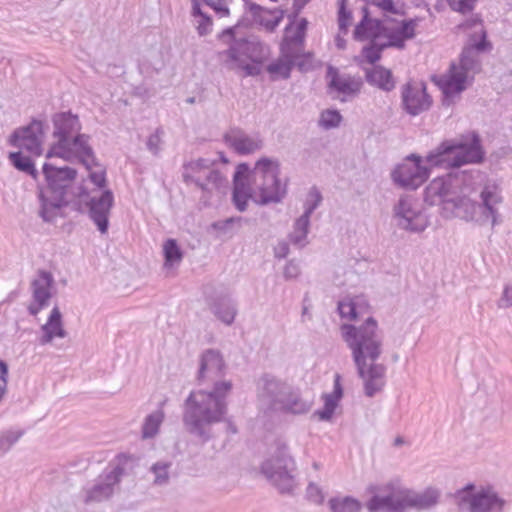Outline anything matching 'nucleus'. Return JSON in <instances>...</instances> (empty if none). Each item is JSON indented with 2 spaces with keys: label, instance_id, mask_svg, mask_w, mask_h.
<instances>
[{
  "label": "nucleus",
  "instance_id": "nucleus-24",
  "mask_svg": "<svg viewBox=\"0 0 512 512\" xmlns=\"http://www.w3.org/2000/svg\"><path fill=\"white\" fill-rule=\"evenodd\" d=\"M468 71L452 63L449 74L442 80L443 105H449L450 99L466 89Z\"/></svg>",
  "mask_w": 512,
  "mask_h": 512
},
{
  "label": "nucleus",
  "instance_id": "nucleus-2",
  "mask_svg": "<svg viewBox=\"0 0 512 512\" xmlns=\"http://www.w3.org/2000/svg\"><path fill=\"white\" fill-rule=\"evenodd\" d=\"M341 336L357 369L358 376L363 380L364 393L374 397L385 386L386 366L377 363L383 352L384 335L377 321L368 317L360 325L342 324Z\"/></svg>",
  "mask_w": 512,
  "mask_h": 512
},
{
  "label": "nucleus",
  "instance_id": "nucleus-7",
  "mask_svg": "<svg viewBox=\"0 0 512 512\" xmlns=\"http://www.w3.org/2000/svg\"><path fill=\"white\" fill-rule=\"evenodd\" d=\"M214 161L199 158L183 164L182 178L187 184H194L205 195L210 196L214 191L227 187V179L222 173L213 168Z\"/></svg>",
  "mask_w": 512,
  "mask_h": 512
},
{
  "label": "nucleus",
  "instance_id": "nucleus-54",
  "mask_svg": "<svg viewBox=\"0 0 512 512\" xmlns=\"http://www.w3.org/2000/svg\"><path fill=\"white\" fill-rule=\"evenodd\" d=\"M246 59L240 58V61L232 62L230 66H226L229 69H233L234 67L240 68L245 72L246 76H258L262 72L261 65L262 64H249L245 62Z\"/></svg>",
  "mask_w": 512,
  "mask_h": 512
},
{
  "label": "nucleus",
  "instance_id": "nucleus-45",
  "mask_svg": "<svg viewBox=\"0 0 512 512\" xmlns=\"http://www.w3.org/2000/svg\"><path fill=\"white\" fill-rule=\"evenodd\" d=\"M360 302L359 297L349 298L346 297L338 302V311L342 318H348L350 320H356L360 314Z\"/></svg>",
  "mask_w": 512,
  "mask_h": 512
},
{
  "label": "nucleus",
  "instance_id": "nucleus-13",
  "mask_svg": "<svg viewBox=\"0 0 512 512\" xmlns=\"http://www.w3.org/2000/svg\"><path fill=\"white\" fill-rule=\"evenodd\" d=\"M43 138V123L33 120L27 126L16 129L9 137V144L13 147L25 149L35 156H40L43 153Z\"/></svg>",
  "mask_w": 512,
  "mask_h": 512
},
{
  "label": "nucleus",
  "instance_id": "nucleus-27",
  "mask_svg": "<svg viewBox=\"0 0 512 512\" xmlns=\"http://www.w3.org/2000/svg\"><path fill=\"white\" fill-rule=\"evenodd\" d=\"M41 332L40 345H47L55 338H65L67 336V331L63 326L62 313L58 306L51 310L47 322L41 326Z\"/></svg>",
  "mask_w": 512,
  "mask_h": 512
},
{
  "label": "nucleus",
  "instance_id": "nucleus-35",
  "mask_svg": "<svg viewBox=\"0 0 512 512\" xmlns=\"http://www.w3.org/2000/svg\"><path fill=\"white\" fill-rule=\"evenodd\" d=\"M311 406L312 403L303 399L299 389L294 387L278 410H281L285 413L300 415L307 413Z\"/></svg>",
  "mask_w": 512,
  "mask_h": 512
},
{
  "label": "nucleus",
  "instance_id": "nucleus-11",
  "mask_svg": "<svg viewBox=\"0 0 512 512\" xmlns=\"http://www.w3.org/2000/svg\"><path fill=\"white\" fill-rule=\"evenodd\" d=\"M124 473V468L119 464L111 470L106 469L98 476L91 487L84 489V503L92 504L109 500L115 492V487L121 482Z\"/></svg>",
  "mask_w": 512,
  "mask_h": 512
},
{
  "label": "nucleus",
  "instance_id": "nucleus-5",
  "mask_svg": "<svg viewBox=\"0 0 512 512\" xmlns=\"http://www.w3.org/2000/svg\"><path fill=\"white\" fill-rule=\"evenodd\" d=\"M280 162L268 157L260 158L252 170V186L261 205L279 203L287 194V182L281 184Z\"/></svg>",
  "mask_w": 512,
  "mask_h": 512
},
{
  "label": "nucleus",
  "instance_id": "nucleus-57",
  "mask_svg": "<svg viewBox=\"0 0 512 512\" xmlns=\"http://www.w3.org/2000/svg\"><path fill=\"white\" fill-rule=\"evenodd\" d=\"M252 178V171L247 163H240L235 170L233 176V185L238 184H249L247 182L248 178Z\"/></svg>",
  "mask_w": 512,
  "mask_h": 512
},
{
  "label": "nucleus",
  "instance_id": "nucleus-31",
  "mask_svg": "<svg viewBox=\"0 0 512 512\" xmlns=\"http://www.w3.org/2000/svg\"><path fill=\"white\" fill-rule=\"evenodd\" d=\"M365 78L368 84L383 91L390 92L395 88L392 72L383 66L376 65L372 69H367Z\"/></svg>",
  "mask_w": 512,
  "mask_h": 512
},
{
  "label": "nucleus",
  "instance_id": "nucleus-43",
  "mask_svg": "<svg viewBox=\"0 0 512 512\" xmlns=\"http://www.w3.org/2000/svg\"><path fill=\"white\" fill-rule=\"evenodd\" d=\"M329 507L332 512H360L361 504L360 502L352 498L350 496H346L343 498H331L329 500Z\"/></svg>",
  "mask_w": 512,
  "mask_h": 512
},
{
  "label": "nucleus",
  "instance_id": "nucleus-3",
  "mask_svg": "<svg viewBox=\"0 0 512 512\" xmlns=\"http://www.w3.org/2000/svg\"><path fill=\"white\" fill-rule=\"evenodd\" d=\"M44 184H38V215L44 222L53 223L76 198L88 197L83 186H74L77 170L69 166L59 167L51 162L42 166Z\"/></svg>",
  "mask_w": 512,
  "mask_h": 512
},
{
  "label": "nucleus",
  "instance_id": "nucleus-22",
  "mask_svg": "<svg viewBox=\"0 0 512 512\" xmlns=\"http://www.w3.org/2000/svg\"><path fill=\"white\" fill-rule=\"evenodd\" d=\"M244 6L252 21L267 32H274L284 18V11L280 8L267 9L251 1H246Z\"/></svg>",
  "mask_w": 512,
  "mask_h": 512
},
{
  "label": "nucleus",
  "instance_id": "nucleus-18",
  "mask_svg": "<svg viewBox=\"0 0 512 512\" xmlns=\"http://www.w3.org/2000/svg\"><path fill=\"white\" fill-rule=\"evenodd\" d=\"M53 284L54 278L52 274L45 270H39L37 277L31 282L33 302L27 308L30 315L36 316L49 305Z\"/></svg>",
  "mask_w": 512,
  "mask_h": 512
},
{
  "label": "nucleus",
  "instance_id": "nucleus-28",
  "mask_svg": "<svg viewBox=\"0 0 512 512\" xmlns=\"http://www.w3.org/2000/svg\"><path fill=\"white\" fill-rule=\"evenodd\" d=\"M451 185L445 177H437L425 188L424 200L429 205L450 204Z\"/></svg>",
  "mask_w": 512,
  "mask_h": 512
},
{
  "label": "nucleus",
  "instance_id": "nucleus-1",
  "mask_svg": "<svg viewBox=\"0 0 512 512\" xmlns=\"http://www.w3.org/2000/svg\"><path fill=\"white\" fill-rule=\"evenodd\" d=\"M226 363L217 349H206L199 356L196 379L199 384L213 382L211 390L191 391L183 405L182 421L186 431L208 442L212 438L211 426L226 420L227 397L233 384L219 380L224 376Z\"/></svg>",
  "mask_w": 512,
  "mask_h": 512
},
{
  "label": "nucleus",
  "instance_id": "nucleus-17",
  "mask_svg": "<svg viewBox=\"0 0 512 512\" xmlns=\"http://www.w3.org/2000/svg\"><path fill=\"white\" fill-rule=\"evenodd\" d=\"M327 77L330 79L328 82V93L333 99L345 102L348 97H354L360 92L361 81L351 76L340 75L338 70L332 66H329L327 69Z\"/></svg>",
  "mask_w": 512,
  "mask_h": 512
},
{
  "label": "nucleus",
  "instance_id": "nucleus-52",
  "mask_svg": "<svg viewBox=\"0 0 512 512\" xmlns=\"http://www.w3.org/2000/svg\"><path fill=\"white\" fill-rule=\"evenodd\" d=\"M385 47H387L386 44L378 45L373 41L369 45L363 47L362 56L368 63L375 64L381 58V52Z\"/></svg>",
  "mask_w": 512,
  "mask_h": 512
},
{
  "label": "nucleus",
  "instance_id": "nucleus-14",
  "mask_svg": "<svg viewBox=\"0 0 512 512\" xmlns=\"http://www.w3.org/2000/svg\"><path fill=\"white\" fill-rule=\"evenodd\" d=\"M402 106L404 110L412 116H417L427 111L432 99L426 91V85L423 82H408L402 87L401 91Z\"/></svg>",
  "mask_w": 512,
  "mask_h": 512
},
{
  "label": "nucleus",
  "instance_id": "nucleus-12",
  "mask_svg": "<svg viewBox=\"0 0 512 512\" xmlns=\"http://www.w3.org/2000/svg\"><path fill=\"white\" fill-rule=\"evenodd\" d=\"M503 202L500 188L495 184H486L480 192L478 209L480 213L479 225L491 224V227L502 222L499 207Z\"/></svg>",
  "mask_w": 512,
  "mask_h": 512
},
{
  "label": "nucleus",
  "instance_id": "nucleus-30",
  "mask_svg": "<svg viewBox=\"0 0 512 512\" xmlns=\"http://www.w3.org/2000/svg\"><path fill=\"white\" fill-rule=\"evenodd\" d=\"M215 317L226 325H231L237 315L235 302L229 296H219L210 305Z\"/></svg>",
  "mask_w": 512,
  "mask_h": 512
},
{
  "label": "nucleus",
  "instance_id": "nucleus-6",
  "mask_svg": "<svg viewBox=\"0 0 512 512\" xmlns=\"http://www.w3.org/2000/svg\"><path fill=\"white\" fill-rule=\"evenodd\" d=\"M261 471L280 493H291L296 486V463L284 442H277L273 454L262 463Z\"/></svg>",
  "mask_w": 512,
  "mask_h": 512
},
{
  "label": "nucleus",
  "instance_id": "nucleus-46",
  "mask_svg": "<svg viewBox=\"0 0 512 512\" xmlns=\"http://www.w3.org/2000/svg\"><path fill=\"white\" fill-rule=\"evenodd\" d=\"M364 15L362 20L356 25L354 37L358 40H364L373 35L372 29L379 25V21H373L369 18L367 8L363 9Z\"/></svg>",
  "mask_w": 512,
  "mask_h": 512
},
{
  "label": "nucleus",
  "instance_id": "nucleus-50",
  "mask_svg": "<svg viewBox=\"0 0 512 512\" xmlns=\"http://www.w3.org/2000/svg\"><path fill=\"white\" fill-rule=\"evenodd\" d=\"M170 463L157 462L152 465L151 472L154 474L153 483L157 486L166 485L169 481V470Z\"/></svg>",
  "mask_w": 512,
  "mask_h": 512
},
{
  "label": "nucleus",
  "instance_id": "nucleus-9",
  "mask_svg": "<svg viewBox=\"0 0 512 512\" xmlns=\"http://www.w3.org/2000/svg\"><path fill=\"white\" fill-rule=\"evenodd\" d=\"M393 212L396 224L400 229L420 233L429 225L427 215L410 196L400 197L394 206Z\"/></svg>",
  "mask_w": 512,
  "mask_h": 512
},
{
  "label": "nucleus",
  "instance_id": "nucleus-64",
  "mask_svg": "<svg viewBox=\"0 0 512 512\" xmlns=\"http://www.w3.org/2000/svg\"><path fill=\"white\" fill-rule=\"evenodd\" d=\"M498 308L512 307V286L504 288L501 298L498 301Z\"/></svg>",
  "mask_w": 512,
  "mask_h": 512
},
{
  "label": "nucleus",
  "instance_id": "nucleus-32",
  "mask_svg": "<svg viewBox=\"0 0 512 512\" xmlns=\"http://www.w3.org/2000/svg\"><path fill=\"white\" fill-rule=\"evenodd\" d=\"M450 204L453 206L455 216L466 221H473L479 224L478 218L480 217V213L478 209V202L463 196L453 198Z\"/></svg>",
  "mask_w": 512,
  "mask_h": 512
},
{
  "label": "nucleus",
  "instance_id": "nucleus-29",
  "mask_svg": "<svg viewBox=\"0 0 512 512\" xmlns=\"http://www.w3.org/2000/svg\"><path fill=\"white\" fill-rule=\"evenodd\" d=\"M343 397V387L341 384V376L336 373L334 375V385L333 392L329 394H324L322 396L324 400V407L322 410L316 411V415L322 421L331 420L341 398Z\"/></svg>",
  "mask_w": 512,
  "mask_h": 512
},
{
  "label": "nucleus",
  "instance_id": "nucleus-44",
  "mask_svg": "<svg viewBox=\"0 0 512 512\" xmlns=\"http://www.w3.org/2000/svg\"><path fill=\"white\" fill-rule=\"evenodd\" d=\"M163 255L166 267H172L174 264L180 263L183 258V252L177 241L173 238H169L164 242Z\"/></svg>",
  "mask_w": 512,
  "mask_h": 512
},
{
  "label": "nucleus",
  "instance_id": "nucleus-53",
  "mask_svg": "<svg viewBox=\"0 0 512 512\" xmlns=\"http://www.w3.org/2000/svg\"><path fill=\"white\" fill-rule=\"evenodd\" d=\"M457 28L459 30L467 31L470 29H474V32L472 34L477 33V40L480 39V36L482 33L486 34V31L484 30L482 20L478 16H472L462 23H460Z\"/></svg>",
  "mask_w": 512,
  "mask_h": 512
},
{
  "label": "nucleus",
  "instance_id": "nucleus-63",
  "mask_svg": "<svg viewBox=\"0 0 512 512\" xmlns=\"http://www.w3.org/2000/svg\"><path fill=\"white\" fill-rule=\"evenodd\" d=\"M307 497L316 504H321L324 500L321 489L313 483H310L307 487Z\"/></svg>",
  "mask_w": 512,
  "mask_h": 512
},
{
  "label": "nucleus",
  "instance_id": "nucleus-55",
  "mask_svg": "<svg viewBox=\"0 0 512 512\" xmlns=\"http://www.w3.org/2000/svg\"><path fill=\"white\" fill-rule=\"evenodd\" d=\"M163 133L162 128H157L147 139L146 147L154 156L160 154Z\"/></svg>",
  "mask_w": 512,
  "mask_h": 512
},
{
  "label": "nucleus",
  "instance_id": "nucleus-15",
  "mask_svg": "<svg viewBox=\"0 0 512 512\" xmlns=\"http://www.w3.org/2000/svg\"><path fill=\"white\" fill-rule=\"evenodd\" d=\"M459 512H503L506 500L491 487H482L469 500H463Z\"/></svg>",
  "mask_w": 512,
  "mask_h": 512
},
{
  "label": "nucleus",
  "instance_id": "nucleus-10",
  "mask_svg": "<svg viewBox=\"0 0 512 512\" xmlns=\"http://www.w3.org/2000/svg\"><path fill=\"white\" fill-rule=\"evenodd\" d=\"M429 168L422 164V158L410 154L392 172L393 181L407 190H415L429 178Z\"/></svg>",
  "mask_w": 512,
  "mask_h": 512
},
{
  "label": "nucleus",
  "instance_id": "nucleus-56",
  "mask_svg": "<svg viewBox=\"0 0 512 512\" xmlns=\"http://www.w3.org/2000/svg\"><path fill=\"white\" fill-rule=\"evenodd\" d=\"M477 491L478 490L475 489V485L473 483H468L463 488L457 490L455 493V500L458 510L462 508V501L469 500L470 498L474 497L477 494Z\"/></svg>",
  "mask_w": 512,
  "mask_h": 512
},
{
  "label": "nucleus",
  "instance_id": "nucleus-23",
  "mask_svg": "<svg viewBox=\"0 0 512 512\" xmlns=\"http://www.w3.org/2000/svg\"><path fill=\"white\" fill-rule=\"evenodd\" d=\"M297 59L298 54L296 51H293L288 44H281V56L276 61L268 64L266 71L273 80L277 77L288 79L295 65L301 67Z\"/></svg>",
  "mask_w": 512,
  "mask_h": 512
},
{
  "label": "nucleus",
  "instance_id": "nucleus-59",
  "mask_svg": "<svg viewBox=\"0 0 512 512\" xmlns=\"http://www.w3.org/2000/svg\"><path fill=\"white\" fill-rule=\"evenodd\" d=\"M352 19V14L349 10L346 9L344 4V0L340 1L339 11H338V25L340 31L346 32L348 26L350 25V21Z\"/></svg>",
  "mask_w": 512,
  "mask_h": 512
},
{
  "label": "nucleus",
  "instance_id": "nucleus-39",
  "mask_svg": "<svg viewBox=\"0 0 512 512\" xmlns=\"http://www.w3.org/2000/svg\"><path fill=\"white\" fill-rule=\"evenodd\" d=\"M165 400L160 403V408L155 412L146 416L142 426V437L144 439L153 438L159 432L160 425L162 424L165 414L162 410Z\"/></svg>",
  "mask_w": 512,
  "mask_h": 512
},
{
  "label": "nucleus",
  "instance_id": "nucleus-62",
  "mask_svg": "<svg viewBox=\"0 0 512 512\" xmlns=\"http://www.w3.org/2000/svg\"><path fill=\"white\" fill-rule=\"evenodd\" d=\"M206 5L209 6L219 17H227L230 14V10L225 0H209L206 1Z\"/></svg>",
  "mask_w": 512,
  "mask_h": 512
},
{
  "label": "nucleus",
  "instance_id": "nucleus-34",
  "mask_svg": "<svg viewBox=\"0 0 512 512\" xmlns=\"http://www.w3.org/2000/svg\"><path fill=\"white\" fill-rule=\"evenodd\" d=\"M383 490L395 493V512H404L413 509V490L404 488L398 481H390L383 485Z\"/></svg>",
  "mask_w": 512,
  "mask_h": 512
},
{
  "label": "nucleus",
  "instance_id": "nucleus-61",
  "mask_svg": "<svg viewBox=\"0 0 512 512\" xmlns=\"http://www.w3.org/2000/svg\"><path fill=\"white\" fill-rule=\"evenodd\" d=\"M305 34L295 31L294 34L290 37L285 36L282 44H288L289 47L296 51L297 54H300V47L304 41Z\"/></svg>",
  "mask_w": 512,
  "mask_h": 512
},
{
  "label": "nucleus",
  "instance_id": "nucleus-4",
  "mask_svg": "<svg viewBox=\"0 0 512 512\" xmlns=\"http://www.w3.org/2000/svg\"><path fill=\"white\" fill-rule=\"evenodd\" d=\"M217 38L221 44L227 46L225 50L218 53L219 59L225 66L240 61V58L255 64H263L270 58V46L257 35H245L241 31L240 22L223 29Z\"/></svg>",
  "mask_w": 512,
  "mask_h": 512
},
{
  "label": "nucleus",
  "instance_id": "nucleus-47",
  "mask_svg": "<svg viewBox=\"0 0 512 512\" xmlns=\"http://www.w3.org/2000/svg\"><path fill=\"white\" fill-rule=\"evenodd\" d=\"M46 159L58 157L63 160L69 161L71 159L70 141L64 139H57L53 143L45 155Z\"/></svg>",
  "mask_w": 512,
  "mask_h": 512
},
{
  "label": "nucleus",
  "instance_id": "nucleus-16",
  "mask_svg": "<svg viewBox=\"0 0 512 512\" xmlns=\"http://www.w3.org/2000/svg\"><path fill=\"white\" fill-rule=\"evenodd\" d=\"M88 214L101 234L109 229V216L114 205V195L109 189L104 190L100 196H92L87 201Z\"/></svg>",
  "mask_w": 512,
  "mask_h": 512
},
{
  "label": "nucleus",
  "instance_id": "nucleus-33",
  "mask_svg": "<svg viewBox=\"0 0 512 512\" xmlns=\"http://www.w3.org/2000/svg\"><path fill=\"white\" fill-rule=\"evenodd\" d=\"M449 140L443 141L434 150L428 153L426 161L431 167L455 168L452 165L454 153Z\"/></svg>",
  "mask_w": 512,
  "mask_h": 512
},
{
  "label": "nucleus",
  "instance_id": "nucleus-48",
  "mask_svg": "<svg viewBox=\"0 0 512 512\" xmlns=\"http://www.w3.org/2000/svg\"><path fill=\"white\" fill-rule=\"evenodd\" d=\"M322 200L323 197L320 190L316 186H312L309 189L306 200L304 202L303 215H306L310 218L313 212L321 205Z\"/></svg>",
  "mask_w": 512,
  "mask_h": 512
},
{
  "label": "nucleus",
  "instance_id": "nucleus-19",
  "mask_svg": "<svg viewBox=\"0 0 512 512\" xmlns=\"http://www.w3.org/2000/svg\"><path fill=\"white\" fill-rule=\"evenodd\" d=\"M262 398L266 399L272 409L278 410L286 397L289 396L294 388L291 384L276 378L270 374H264L261 379Z\"/></svg>",
  "mask_w": 512,
  "mask_h": 512
},
{
  "label": "nucleus",
  "instance_id": "nucleus-8",
  "mask_svg": "<svg viewBox=\"0 0 512 512\" xmlns=\"http://www.w3.org/2000/svg\"><path fill=\"white\" fill-rule=\"evenodd\" d=\"M454 153L452 165L461 167L466 164H479L484 160L485 151L482 147L481 138L475 131L460 135L458 138L449 140Z\"/></svg>",
  "mask_w": 512,
  "mask_h": 512
},
{
  "label": "nucleus",
  "instance_id": "nucleus-40",
  "mask_svg": "<svg viewBox=\"0 0 512 512\" xmlns=\"http://www.w3.org/2000/svg\"><path fill=\"white\" fill-rule=\"evenodd\" d=\"M11 164L19 171L31 176L34 180L39 177V172L35 167L33 160L25 156L21 151L10 152L8 156Z\"/></svg>",
  "mask_w": 512,
  "mask_h": 512
},
{
  "label": "nucleus",
  "instance_id": "nucleus-37",
  "mask_svg": "<svg viewBox=\"0 0 512 512\" xmlns=\"http://www.w3.org/2000/svg\"><path fill=\"white\" fill-rule=\"evenodd\" d=\"M371 491H378L386 493L384 496L374 495L370 498L367 503V509L370 512H376L380 510H384L387 512H395L393 509L395 507V493L393 491H385L383 490V486L381 487H371Z\"/></svg>",
  "mask_w": 512,
  "mask_h": 512
},
{
  "label": "nucleus",
  "instance_id": "nucleus-42",
  "mask_svg": "<svg viewBox=\"0 0 512 512\" xmlns=\"http://www.w3.org/2000/svg\"><path fill=\"white\" fill-rule=\"evenodd\" d=\"M252 184H238L233 185L232 201L240 212L247 209L248 201L252 198L253 194Z\"/></svg>",
  "mask_w": 512,
  "mask_h": 512
},
{
  "label": "nucleus",
  "instance_id": "nucleus-60",
  "mask_svg": "<svg viewBox=\"0 0 512 512\" xmlns=\"http://www.w3.org/2000/svg\"><path fill=\"white\" fill-rule=\"evenodd\" d=\"M452 10L462 14L473 10L476 0H447Z\"/></svg>",
  "mask_w": 512,
  "mask_h": 512
},
{
  "label": "nucleus",
  "instance_id": "nucleus-38",
  "mask_svg": "<svg viewBox=\"0 0 512 512\" xmlns=\"http://www.w3.org/2000/svg\"><path fill=\"white\" fill-rule=\"evenodd\" d=\"M439 497L440 492L435 488H427L423 492L413 490V509H430L438 503Z\"/></svg>",
  "mask_w": 512,
  "mask_h": 512
},
{
  "label": "nucleus",
  "instance_id": "nucleus-26",
  "mask_svg": "<svg viewBox=\"0 0 512 512\" xmlns=\"http://www.w3.org/2000/svg\"><path fill=\"white\" fill-rule=\"evenodd\" d=\"M89 141L90 136L82 133L74 135L70 140L71 158L75 157L87 170L99 165Z\"/></svg>",
  "mask_w": 512,
  "mask_h": 512
},
{
  "label": "nucleus",
  "instance_id": "nucleus-21",
  "mask_svg": "<svg viewBox=\"0 0 512 512\" xmlns=\"http://www.w3.org/2000/svg\"><path fill=\"white\" fill-rule=\"evenodd\" d=\"M491 50L492 44L487 40V34L482 33L479 40H477V33L470 34L468 43L461 52L459 66L468 72L476 71L480 67L478 53Z\"/></svg>",
  "mask_w": 512,
  "mask_h": 512
},
{
  "label": "nucleus",
  "instance_id": "nucleus-58",
  "mask_svg": "<svg viewBox=\"0 0 512 512\" xmlns=\"http://www.w3.org/2000/svg\"><path fill=\"white\" fill-rule=\"evenodd\" d=\"M415 27L416 21L414 19L403 20L395 32L403 39L408 40L415 36Z\"/></svg>",
  "mask_w": 512,
  "mask_h": 512
},
{
  "label": "nucleus",
  "instance_id": "nucleus-36",
  "mask_svg": "<svg viewBox=\"0 0 512 512\" xmlns=\"http://www.w3.org/2000/svg\"><path fill=\"white\" fill-rule=\"evenodd\" d=\"M311 406L312 403L303 399L299 389L294 387L278 410H281L285 413L300 415L307 413Z\"/></svg>",
  "mask_w": 512,
  "mask_h": 512
},
{
  "label": "nucleus",
  "instance_id": "nucleus-51",
  "mask_svg": "<svg viewBox=\"0 0 512 512\" xmlns=\"http://www.w3.org/2000/svg\"><path fill=\"white\" fill-rule=\"evenodd\" d=\"M342 116L338 110H324L319 119V124L325 129H331L339 126Z\"/></svg>",
  "mask_w": 512,
  "mask_h": 512
},
{
  "label": "nucleus",
  "instance_id": "nucleus-20",
  "mask_svg": "<svg viewBox=\"0 0 512 512\" xmlns=\"http://www.w3.org/2000/svg\"><path fill=\"white\" fill-rule=\"evenodd\" d=\"M224 141L239 155H249L263 147V140L258 133L250 135L237 127L224 134Z\"/></svg>",
  "mask_w": 512,
  "mask_h": 512
},
{
  "label": "nucleus",
  "instance_id": "nucleus-49",
  "mask_svg": "<svg viewBox=\"0 0 512 512\" xmlns=\"http://www.w3.org/2000/svg\"><path fill=\"white\" fill-rule=\"evenodd\" d=\"M23 435L24 430H8L0 433V456L7 453Z\"/></svg>",
  "mask_w": 512,
  "mask_h": 512
},
{
  "label": "nucleus",
  "instance_id": "nucleus-25",
  "mask_svg": "<svg viewBox=\"0 0 512 512\" xmlns=\"http://www.w3.org/2000/svg\"><path fill=\"white\" fill-rule=\"evenodd\" d=\"M53 137L70 141L81 130V123L77 115L70 111L59 112L53 115Z\"/></svg>",
  "mask_w": 512,
  "mask_h": 512
},
{
  "label": "nucleus",
  "instance_id": "nucleus-41",
  "mask_svg": "<svg viewBox=\"0 0 512 512\" xmlns=\"http://www.w3.org/2000/svg\"><path fill=\"white\" fill-rule=\"evenodd\" d=\"M310 218L306 215H301L296 219L293 225V231L289 235L292 244L303 247L305 246L306 238L309 233Z\"/></svg>",
  "mask_w": 512,
  "mask_h": 512
}]
</instances>
